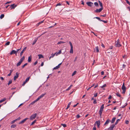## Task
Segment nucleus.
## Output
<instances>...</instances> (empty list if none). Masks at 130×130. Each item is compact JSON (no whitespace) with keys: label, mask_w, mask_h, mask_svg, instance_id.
Wrapping results in <instances>:
<instances>
[{"label":"nucleus","mask_w":130,"mask_h":130,"mask_svg":"<svg viewBox=\"0 0 130 130\" xmlns=\"http://www.w3.org/2000/svg\"><path fill=\"white\" fill-rule=\"evenodd\" d=\"M126 89V88L125 87L124 85V83H123L122 87V89L123 90V91L122 92V93L123 94L125 93Z\"/></svg>","instance_id":"nucleus-1"},{"label":"nucleus","mask_w":130,"mask_h":130,"mask_svg":"<svg viewBox=\"0 0 130 130\" xmlns=\"http://www.w3.org/2000/svg\"><path fill=\"white\" fill-rule=\"evenodd\" d=\"M69 43L70 44V46H71V49L70 51V53H73V47L72 44L71 42L70 41L69 42Z\"/></svg>","instance_id":"nucleus-2"},{"label":"nucleus","mask_w":130,"mask_h":130,"mask_svg":"<svg viewBox=\"0 0 130 130\" xmlns=\"http://www.w3.org/2000/svg\"><path fill=\"white\" fill-rule=\"evenodd\" d=\"M37 114L36 113H35L33 115H32L30 117V120H32L35 119L36 116Z\"/></svg>","instance_id":"nucleus-3"},{"label":"nucleus","mask_w":130,"mask_h":130,"mask_svg":"<svg viewBox=\"0 0 130 130\" xmlns=\"http://www.w3.org/2000/svg\"><path fill=\"white\" fill-rule=\"evenodd\" d=\"M121 46L120 44L119 41L118 40L117 42H116L115 46L117 47H120Z\"/></svg>","instance_id":"nucleus-4"},{"label":"nucleus","mask_w":130,"mask_h":130,"mask_svg":"<svg viewBox=\"0 0 130 130\" xmlns=\"http://www.w3.org/2000/svg\"><path fill=\"white\" fill-rule=\"evenodd\" d=\"M27 47H25L22 50V51L20 53V56L21 57H22V55L23 53L26 50Z\"/></svg>","instance_id":"nucleus-5"},{"label":"nucleus","mask_w":130,"mask_h":130,"mask_svg":"<svg viewBox=\"0 0 130 130\" xmlns=\"http://www.w3.org/2000/svg\"><path fill=\"white\" fill-rule=\"evenodd\" d=\"M45 93H44V94H42L37 98V100L38 101L40 99L43 97L45 95Z\"/></svg>","instance_id":"nucleus-6"},{"label":"nucleus","mask_w":130,"mask_h":130,"mask_svg":"<svg viewBox=\"0 0 130 130\" xmlns=\"http://www.w3.org/2000/svg\"><path fill=\"white\" fill-rule=\"evenodd\" d=\"M102 8H100L99 9H97L94 11L96 13H99L102 10H103Z\"/></svg>","instance_id":"nucleus-7"},{"label":"nucleus","mask_w":130,"mask_h":130,"mask_svg":"<svg viewBox=\"0 0 130 130\" xmlns=\"http://www.w3.org/2000/svg\"><path fill=\"white\" fill-rule=\"evenodd\" d=\"M86 4L88 5L90 7L92 6L93 5V3L91 2H87L86 3Z\"/></svg>","instance_id":"nucleus-8"},{"label":"nucleus","mask_w":130,"mask_h":130,"mask_svg":"<svg viewBox=\"0 0 130 130\" xmlns=\"http://www.w3.org/2000/svg\"><path fill=\"white\" fill-rule=\"evenodd\" d=\"M16 75H15L14 77V80H15L16 79L18 78L19 75V73L17 72L16 73Z\"/></svg>","instance_id":"nucleus-9"},{"label":"nucleus","mask_w":130,"mask_h":130,"mask_svg":"<svg viewBox=\"0 0 130 130\" xmlns=\"http://www.w3.org/2000/svg\"><path fill=\"white\" fill-rule=\"evenodd\" d=\"M45 32H44L43 33V34H41L40 36H39L37 38H36L34 40V41L33 42V43H32V44L33 45H34V44H35V43H36V42L37 41V40H38V37H39L40 36H41L42 35H43V34H44L45 33Z\"/></svg>","instance_id":"nucleus-10"},{"label":"nucleus","mask_w":130,"mask_h":130,"mask_svg":"<svg viewBox=\"0 0 130 130\" xmlns=\"http://www.w3.org/2000/svg\"><path fill=\"white\" fill-rule=\"evenodd\" d=\"M28 119V118H26L24 119H23V120L21 121L19 123V124H22L24 123L25 121L27 120Z\"/></svg>","instance_id":"nucleus-11"},{"label":"nucleus","mask_w":130,"mask_h":130,"mask_svg":"<svg viewBox=\"0 0 130 130\" xmlns=\"http://www.w3.org/2000/svg\"><path fill=\"white\" fill-rule=\"evenodd\" d=\"M103 109H102L101 108H100V110L99 111V113L100 114V116L101 118L102 117V112L103 111Z\"/></svg>","instance_id":"nucleus-12"},{"label":"nucleus","mask_w":130,"mask_h":130,"mask_svg":"<svg viewBox=\"0 0 130 130\" xmlns=\"http://www.w3.org/2000/svg\"><path fill=\"white\" fill-rule=\"evenodd\" d=\"M115 125L114 124H112L110 127L108 128V130H112L114 128Z\"/></svg>","instance_id":"nucleus-13"},{"label":"nucleus","mask_w":130,"mask_h":130,"mask_svg":"<svg viewBox=\"0 0 130 130\" xmlns=\"http://www.w3.org/2000/svg\"><path fill=\"white\" fill-rule=\"evenodd\" d=\"M62 63L59 64L57 66H56L53 69V70L54 69H57L60 67V66L61 65Z\"/></svg>","instance_id":"nucleus-14"},{"label":"nucleus","mask_w":130,"mask_h":130,"mask_svg":"<svg viewBox=\"0 0 130 130\" xmlns=\"http://www.w3.org/2000/svg\"><path fill=\"white\" fill-rule=\"evenodd\" d=\"M17 6V5H15V4H12L10 5V7H11V9H14V8Z\"/></svg>","instance_id":"nucleus-15"},{"label":"nucleus","mask_w":130,"mask_h":130,"mask_svg":"<svg viewBox=\"0 0 130 130\" xmlns=\"http://www.w3.org/2000/svg\"><path fill=\"white\" fill-rule=\"evenodd\" d=\"M110 121H111L109 119H107L104 124V125L108 124Z\"/></svg>","instance_id":"nucleus-16"},{"label":"nucleus","mask_w":130,"mask_h":130,"mask_svg":"<svg viewBox=\"0 0 130 130\" xmlns=\"http://www.w3.org/2000/svg\"><path fill=\"white\" fill-rule=\"evenodd\" d=\"M94 51L97 52H99V47L98 46H96L95 48V49L94 50Z\"/></svg>","instance_id":"nucleus-17"},{"label":"nucleus","mask_w":130,"mask_h":130,"mask_svg":"<svg viewBox=\"0 0 130 130\" xmlns=\"http://www.w3.org/2000/svg\"><path fill=\"white\" fill-rule=\"evenodd\" d=\"M13 54H16V51L14 50H12L10 52V54L11 55H12Z\"/></svg>","instance_id":"nucleus-18"},{"label":"nucleus","mask_w":130,"mask_h":130,"mask_svg":"<svg viewBox=\"0 0 130 130\" xmlns=\"http://www.w3.org/2000/svg\"><path fill=\"white\" fill-rule=\"evenodd\" d=\"M98 2H99V5L101 6V8H102L103 9V5H102V3L99 1Z\"/></svg>","instance_id":"nucleus-19"},{"label":"nucleus","mask_w":130,"mask_h":130,"mask_svg":"<svg viewBox=\"0 0 130 130\" xmlns=\"http://www.w3.org/2000/svg\"><path fill=\"white\" fill-rule=\"evenodd\" d=\"M116 119V117H114V118H113L112 119L111 121V123H113L115 122Z\"/></svg>","instance_id":"nucleus-20"},{"label":"nucleus","mask_w":130,"mask_h":130,"mask_svg":"<svg viewBox=\"0 0 130 130\" xmlns=\"http://www.w3.org/2000/svg\"><path fill=\"white\" fill-rule=\"evenodd\" d=\"M96 124L97 125V126L98 127H99L100 125V121H98L96 122Z\"/></svg>","instance_id":"nucleus-21"},{"label":"nucleus","mask_w":130,"mask_h":130,"mask_svg":"<svg viewBox=\"0 0 130 130\" xmlns=\"http://www.w3.org/2000/svg\"><path fill=\"white\" fill-rule=\"evenodd\" d=\"M24 59H25V57L23 56L21 59L20 61L21 62H22L24 60Z\"/></svg>","instance_id":"nucleus-22"},{"label":"nucleus","mask_w":130,"mask_h":130,"mask_svg":"<svg viewBox=\"0 0 130 130\" xmlns=\"http://www.w3.org/2000/svg\"><path fill=\"white\" fill-rule=\"evenodd\" d=\"M61 53V50H60L58 52H56V55L57 56L59 54Z\"/></svg>","instance_id":"nucleus-23"},{"label":"nucleus","mask_w":130,"mask_h":130,"mask_svg":"<svg viewBox=\"0 0 130 130\" xmlns=\"http://www.w3.org/2000/svg\"><path fill=\"white\" fill-rule=\"evenodd\" d=\"M31 57L30 56L28 58V62H30L31 61Z\"/></svg>","instance_id":"nucleus-24"},{"label":"nucleus","mask_w":130,"mask_h":130,"mask_svg":"<svg viewBox=\"0 0 130 130\" xmlns=\"http://www.w3.org/2000/svg\"><path fill=\"white\" fill-rule=\"evenodd\" d=\"M38 56L39 57V59H40L41 58H43L44 57L41 54L38 55Z\"/></svg>","instance_id":"nucleus-25"},{"label":"nucleus","mask_w":130,"mask_h":130,"mask_svg":"<svg viewBox=\"0 0 130 130\" xmlns=\"http://www.w3.org/2000/svg\"><path fill=\"white\" fill-rule=\"evenodd\" d=\"M6 100V99L5 98H4L3 99L0 100V103H1L3 102L4 101H5Z\"/></svg>","instance_id":"nucleus-26"},{"label":"nucleus","mask_w":130,"mask_h":130,"mask_svg":"<svg viewBox=\"0 0 130 130\" xmlns=\"http://www.w3.org/2000/svg\"><path fill=\"white\" fill-rule=\"evenodd\" d=\"M120 119H117V120L115 122V124L114 125H116V124H117L118 123V122L119 121H120Z\"/></svg>","instance_id":"nucleus-27"},{"label":"nucleus","mask_w":130,"mask_h":130,"mask_svg":"<svg viewBox=\"0 0 130 130\" xmlns=\"http://www.w3.org/2000/svg\"><path fill=\"white\" fill-rule=\"evenodd\" d=\"M65 42H63L62 41H60L59 42H58L57 44H59L61 43H65Z\"/></svg>","instance_id":"nucleus-28"},{"label":"nucleus","mask_w":130,"mask_h":130,"mask_svg":"<svg viewBox=\"0 0 130 130\" xmlns=\"http://www.w3.org/2000/svg\"><path fill=\"white\" fill-rule=\"evenodd\" d=\"M4 15L3 14H2L0 15V18L1 19H2L4 17Z\"/></svg>","instance_id":"nucleus-29"},{"label":"nucleus","mask_w":130,"mask_h":130,"mask_svg":"<svg viewBox=\"0 0 130 130\" xmlns=\"http://www.w3.org/2000/svg\"><path fill=\"white\" fill-rule=\"evenodd\" d=\"M22 62H21L20 61L17 64V66H18L20 65L22 63Z\"/></svg>","instance_id":"nucleus-30"},{"label":"nucleus","mask_w":130,"mask_h":130,"mask_svg":"<svg viewBox=\"0 0 130 130\" xmlns=\"http://www.w3.org/2000/svg\"><path fill=\"white\" fill-rule=\"evenodd\" d=\"M71 102H70L67 105V107L66 108V109H68L70 107V105H71Z\"/></svg>","instance_id":"nucleus-31"},{"label":"nucleus","mask_w":130,"mask_h":130,"mask_svg":"<svg viewBox=\"0 0 130 130\" xmlns=\"http://www.w3.org/2000/svg\"><path fill=\"white\" fill-rule=\"evenodd\" d=\"M94 4L95 5L96 7H98L99 6V4L97 2L94 3Z\"/></svg>","instance_id":"nucleus-32"},{"label":"nucleus","mask_w":130,"mask_h":130,"mask_svg":"<svg viewBox=\"0 0 130 130\" xmlns=\"http://www.w3.org/2000/svg\"><path fill=\"white\" fill-rule=\"evenodd\" d=\"M56 54V53H55L54 54H51V56L50 58V59L51 58V57H53Z\"/></svg>","instance_id":"nucleus-33"},{"label":"nucleus","mask_w":130,"mask_h":130,"mask_svg":"<svg viewBox=\"0 0 130 130\" xmlns=\"http://www.w3.org/2000/svg\"><path fill=\"white\" fill-rule=\"evenodd\" d=\"M30 78V77H29L27 78L26 79L25 81L26 82H27L29 80Z\"/></svg>","instance_id":"nucleus-34"},{"label":"nucleus","mask_w":130,"mask_h":130,"mask_svg":"<svg viewBox=\"0 0 130 130\" xmlns=\"http://www.w3.org/2000/svg\"><path fill=\"white\" fill-rule=\"evenodd\" d=\"M106 84H104L103 86H101V88H103L104 87H105L106 86Z\"/></svg>","instance_id":"nucleus-35"},{"label":"nucleus","mask_w":130,"mask_h":130,"mask_svg":"<svg viewBox=\"0 0 130 130\" xmlns=\"http://www.w3.org/2000/svg\"><path fill=\"white\" fill-rule=\"evenodd\" d=\"M38 101L37 100V99H36V100H35V101H34L33 102H32V103H31V104H33L34 103H35L36 102H37V101Z\"/></svg>","instance_id":"nucleus-36"},{"label":"nucleus","mask_w":130,"mask_h":130,"mask_svg":"<svg viewBox=\"0 0 130 130\" xmlns=\"http://www.w3.org/2000/svg\"><path fill=\"white\" fill-rule=\"evenodd\" d=\"M16 125L15 124H13L11 126V128H14L16 126Z\"/></svg>","instance_id":"nucleus-37"},{"label":"nucleus","mask_w":130,"mask_h":130,"mask_svg":"<svg viewBox=\"0 0 130 130\" xmlns=\"http://www.w3.org/2000/svg\"><path fill=\"white\" fill-rule=\"evenodd\" d=\"M27 64V63H26L23 66H22V69L24 67L26 66Z\"/></svg>","instance_id":"nucleus-38"},{"label":"nucleus","mask_w":130,"mask_h":130,"mask_svg":"<svg viewBox=\"0 0 130 130\" xmlns=\"http://www.w3.org/2000/svg\"><path fill=\"white\" fill-rule=\"evenodd\" d=\"M10 43V42L9 41L7 42L5 44L6 45H9Z\"/></svg>","instance_id":"nucleus-39"},{"label":"nucleus","mask_w":130,"mask_h":130,"mask_svg":"<svg viewBox=\"0 0 130 130\" xmlns=\"http://www.w3.org/2000/svg\"><path fill=\"white\" fill-rule=\"evenodd\" d=\"M61 3H57L56 5V6L57 7V6H61Z\"/></svg>","instance_id":"nucleus-40"},{"label":"nucleus","mask_w":130,"mask_h":130,"mask_svg":"<svg viewBox=\"0 0 130 130\" xmlns=\"http://www.w3.org/2000/svg\"><path fill=\"white\" fill-rule=\"evenodd\" d=\"M36 121V120H35L34 121H33L32 123L31 124H30V125H33V124H34V123H35Z\"/></svg>","instance_id":"nucleus-41"},{"label":"nucleus","mask_w":130,"mask_h":130,"mask_svg":"<svg viewBox=\"0 0 130 130\" xmlns=\"http://www.w3.org/2000/svg\"><path fill=\"white\" fill-rule=\"evenodd\" d=\"M61 125H62L63 126V127H65L67 126L65 124H61Z\"/></svg>","instance_id":"nucleus-42"},{"label":"nucleus","mask_w":130,"mask_h":130,"mask_svg":"<svg viewBox=\"0 0 130 130\" xmlns=\"http://www.w3.org/2000/svg\"><path fill=\"white\" fill-rule=\"evenodd\" d=\"M76 71H75L72 74V76H73L74 75H75L76 74Z\"/></svg>","instance_id":"nucleus-43"},{"label":"nucleus","mask_w":130,"mask_h":130,"mask_svg":"<svg viewBox=\"0 0 130 130\" xmlns=\"http://www.w3.org/2000/svg\"><path fill=\"white\" fill-rule=\"evenodd\" d=\"M12 83V80H10L8 83V85H9L10 84H11Z\"/></svg>","instance_id":"nucleus-44"},{"label":"nucleus","mask_w":130,"mask_h":130,"mask_svg":"<svg viewBox=\"0 0 130 130\" xmlns=\"http://www.w3.org/2000/svg\"><path fill=\"white\" fill-rule=\"evenodd\" d=\"M95 18L98 19V20H99L100 21H102V20H101L100 18L99 17H95Z\"/></svg>","instance_id":"nucleus-45"},{"label":"nucleus","mask_w":130,"mask_h":130,"mask_svg":"<svg viewBox=\"0 0 130 130\" xmlns=\"http://www.w3.org/2000/svg\"><path fill=\"white\" fill-rule=\"evenodd\" d=\"M16 121V120L15 119L14 120H13L12 121H11V124H13Z\"/></svg>","instance_id":"nucleus-46"},{"label":"nucleus","mask_w":130,"mask_h":130,"mask_svg":"<svg viewBox=\"0 0 130 130\" xmlns=\"http://www.w3.org/2000/svg\"><path fill=\"white\" fill-rule=\"evenodd\" d=\"M100 108L101 109H103L104 108V104H103L101 106Z\"/></svg>","instance_id":"nucleus-47"},{"label":"nucleus","mask_w":130,"mask_h":130,"mask_svg":"<svg viewBox=\"0 0 130 130\" xmlns=\"http://www.w3.org/2000/svg\"><path fill=\"white\" fill-rule=\"evenodd\" d=\"M97 103V102H96V100H94V101H93V103L94 104H96Z\"/></svg>","instance_id":"nucleus-48"},{"label":"nucleus","mask_w":130,"mask_h":130,"mask_svg":"<svg viewBox=\"0 0 130 130\" xmlns=\"http://www.w3.org/2000/svg\"><path fill=\"white\" fill-rule=\"evenodd\" d=\"M116 95L117 96H119V97H121V95L120 94L116 93Z\"/></svg>","instance_id":"nucleus-49"},{"label":"nucleus","mask_w":130,"mask_h":130,"mask_svg":"<svg viewBox=\"0 0 130 130\" xmlns=\"http://www.w3.org/2000/svg\"><path fill=\"white\" fill-rule=\"evenodd\" d=\"M126 2L127 3V4H128L129 5H130V3L127 0H126Z\"/></svg>","instance_id":"nucleus-50"},{"label":"nucleus","mask_w":130,"mask_h":130,"mask_svg":"<svg viewBox=\"0 0 130 130\" xmlns=\"http://www.w3.org/2000/svg\"><path fill=\"white\" fill-rule=\"evenodd\" d=\"M129 122L128 120H126L125 121V123L126 124H128L129 123Z\"/></svg>","instance_id":"nucleus-51"},{"label":"nucleus","mask_w":130,"mask_h":130,"mask_svg":"<svg viewBox=\"0 0 130 130\" xmlns=\"http://www.w3.org/2000/svg\"><path fill=\"white\" fill-rule=\"evenodd\" d=\"M80 117V115H77L76 116V117L77 118H79Z\"/></svg>","instance_id":"nucleus-52"},{"label":"nucleus","mask_w":130,"mask_h":130,"mask_svg":"<svg viewBox=\"0 0 130 130\" xmlns=\"http://www.w3.org/2000/svg\"><path fill=\"white\" fill-rule=\"evenodd\" d=\"M102 21L104 23H106L107 22L106 21H104V20H102V21Z\"/></svg>","instance_id":"nucleus-53"},{"label":"nucleus","mask_w":130,"mask_h":130,"mask_svg":"<svg viewBox=\"0 0 130 130\" xmlns=\"http://www.w3.org/2000/svg\"><path fill=\"white\" fill-rule=\"evenodd\" d=\"M26 82H25V81H24L23 82V84H22V86H24V85H25V84L26 83Z\"/></svg>","instance_id":"nucleus-54"},{"label":"nucleus","mask_w":130,"mask_h":130,"mask_svg":"<svg viewBox=\"0 0 130 130\" xmlns=\"http://www.w3.org/2000/svg\"><path fill=\"white\" fill-rule=\"evenodd\" d=\"M38 63V62L37 61H36L34 63V65H36Z\"/></svg>","instance_id":"nucleus-55"},{"label":"nucleus","mask_w":130,"mask_h":130,"mask_svg":"<svg viewBox=\"0 0 130 130\" xmlns=\"http://www.w3.org/2000/svg\"><path fill=\"white\" fill-rule=\"evenodd\" d=\"M20 119H21V118L20 117H19L18 118L15 119V120H16V121H17V120H20Z\"/></svg>","instance_id":"nucleus-56"},{"label":"nucleus","mask_w":130,"mask_h":130,"mask_svg":"<svg viewBox=\"0 0 130 130\" xmlns=\"http://www.w3.org/2000/svg\"><path fill=\"white\" fill-rule=\"evenodd\" d=\"M98 95V93H95L94 94V96L95 97H96Z\"/></svg>","instance_id":"nucleus-57"},{"label":"nucleus","mask_w":130,"mask_h":130,"mask_svg":"<svg viewBox=\"0 0 130 130\" xmlns=\"http://www.w3.org/2000/svg\"><path fill=\"white\" fill-rule=\"evenodd\" d=\"M93 130H96V128L95 126H94L93 127Z\"/></svg>","instance_id":"nucleus-58"},{"label":"nucleus","mask_w":130,"mask_h":130,"mask_svg":"<svg viewBox=\"0 0 130 130\" xmlns=\"http://www.w3.org/2000/svg\"><path fill=\"white\" fill-rule=\"evenodd\" d=\"M101 74L102 75H103L104 74V72L103 71H102L101 72Z\"/></svg>","instance_id":"nucleus-59"},{"label":"nucleus","mask_w":130,"mask_h":130,"mask_svg":"<svg viewBox=\"0 0 130 130\" xmlns=\"http://www.w3.org/2000/svg\"><path fill=\"white\" fill-rule=\"evenodd\" d=\"M78 103H77L76 104L74 105L73 106V107H76L77 106V105H78Z\"/></svg>","instance_id":"nucleus-60"},{"label":"nucleus","mask_w":130,"mask_h":130,"mask_svg":"<svg viewBox=\"0 0 130 130\" xmlns=\"http://www.w3.org/2000/svg\"><path fill=\"white\" fill-rule=\"evenodd\" d=\"M77 57H76L75 58L74 61V62H75L76 61V60L77 59Z\"/></svg>","instance_id":"nucleus-61"},{"label":"nucleus","mask_w":130,"mask_h":130,"mask_svg":"<svg viewBox=\"0 0 130 130\" xmlns=\"http://www.w3.org/2000/svg\"><path fill=\"white\" fill-rule=\"evenodd\" d=\"M112 98V96L111 95H110L109 96V97L108 98V99H111Z\"/></svg>","instance_id":"nucleus-62"},{"label":"nucleus","mask_w":130,"mask_h":130,"mask_svg":"<svg viewBox=\"0 0 130 130\" xmlns=\"http://www.w3.org/2000/svg\"><path fill=\"white\" fill-rule=\"evenodd\" d=\"M125 67H126V65H124V64H123V65L122 68H124Z\"/></svg>","instance_id":"nucleus-63"},{"label":"nucleus","mask_w":130,"mask_h":130,"mask_svg":"<svg viewBox=\"0 0 130 130\" xmlns=\"http://www.w3.org/2000/svg\"><path fill=\"white\" fill-rule=\"evenodd\" d=\"M0 78L2 80H4V78L2 77H0Z\"/></svg>","instance_id":"nucleus-64"}]
</instances>
